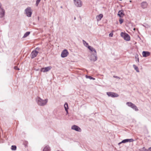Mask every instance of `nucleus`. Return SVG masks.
<instances>
[{"label": "nucleus", "mask_w": 151, "mask_h": 151, "mask_svg": "<svg viewBox=\"0 0 151 151\" xmlns=\"http://www.w3.org/2000/svg\"><path fill=\"white\" fill-rule=\"evenodd\" d=\"M36 101L37 104L40 106H44L47 102V99L43 100L39 97L37 96L36 99Z\"/></svg>", "instance_id": "f257e3e1"}, {"label": "nucleus", "mask_w": 151, "mask_h": 151, "mask_svg": "<svg viewBox=\"0 0 151 151\" xmlns=\"http://www.w3.org/2000/svg\"><path fill=\"white\" fill-rule=\"evenodd\" d=\"M121 37L127 41H129L130 39V37L129 35L125 32H121L120 34Z\"/></svg>", "instance_id": "f03ea898"}, {"label": "nucleus", "mask_w": 151, "mask_h": 151, "mask_svg": "<svg viewBox=\"0 0 151 151\" xmlns=\"http://www.w3.org/2000/svg\"><path fill=\"white\" fill-rule=\"evenodd\" d=\"M126 104L129 107L131 108L136 111H138L139 110L137 107L134 104L130 102H127Z\"/></svg>", "instance_id": "7ed1b4c3"}, {"label": "nucleus", "mask_w": 151, "mask_h": 151, "mask_svg": "<svg viewBox=\"0 0 151 151\" xmlns=\"http://www.w3.org/2000/svg\"><path fill=\"white\" fill-rule=\"evenodd\" d=\"M24 13L27 15V16L28 17H30L31 16L32 12L31 11V8L30 7H27L24 10Z\"/></svg>", "instance_id": "20e7f679"}, {"label": "nucleus", "mask_w": 151, "mask_h": 151, "mask_svg": "<svg viewBox=\"0 0 151 151\" xmlns=\"http://www.w3.org/2000/svg\"><path fill=\"white\" fill-rule=\"evenodd\" d=\"M97 59V53H92L90 55V59L92 62L96 61Z\"/></svg>", "instance_id": "39448f33"}, {"label": "nucleus", "mask_w": 151, "mask_h": 151, "mask_svg": "<svg viewBox=\"0 0 151 151\" xmlns=\"http://www.w3.org/2000/svg\"><path fill=\"white\" fill-rule=\"evenodd\" d=\"M106 94L109 97L112 98L117 97L119 96L118 94L113 92H107L106 93Z\"/></svg>", "instance_id": "423d86ee"}, {"label": "nucleus", "mask_w": 151, "mask_h": 151, "mask_svg": "<svg viewBox=\"0 0 151 151\" xmlns=\"http://www.w3.org/2000/svg\"><path fill=\"white\" fill-rule=\"evenodd\" d=\"M75 6L78 7H81L82 6V1L81 0H73Z\"/></svg>", "instance_id": "0eeeda50"}, {"label": "nucleus", "mask_w": 151, "mask_h": 151, "mask_svg": "<svg viewBox=\"0 0 151 151\" xmlns=\"http://www.w3.org/2000/svg\"><path fill=\"white\" fill-rule=\"evenodd\" d=\"M68 50L66 49H64L62 52L61 56L63 58H65L68 55Z\"/></svg>", "instance_id": "6e6552de"}, {"label": "nucleus", "mask_w": 151, "mask_h": 151, "mask_svg": "<svg viewBox=\"0 0 151 151\" xmlns=\"http://www.w3.org/2000/svg\"><path fill=\"white\" fill-rule=\"evenodd\" d=\"M38 51H36V50H33L31 53V58L32 59L36 57L37 55Z\"/></svg>", "instance_id": "1a4fd4ad"}, {"label": "nucleus", "mask_w": 151, "mask_h": 151, "mask_svg": "<svg viewBox=\"0 0 151 151\" xmlns=\"http://www.w3.org/2000/svg\"><path fill=\"white\" fill-rule=\"evenodd\" d=\"M71 129L78 132H81V128L78 126L75 125H74L71 127Z\"/></svg>", "instance_id": "9d476101"}, {"label": "nucleus", "mask_w": 151, "mask_h": 151, "mask_svg": "<svg viewBox=\"0 0 151 151\" xmlns=\"http://www.w3.org/2000/svg\"><path fill=\"white\" fill-rule=\"evenodd\" d=\"M51 68L52 67L51 66H48L42 68L40 70V71L43 72H45L49 71Z\"/></svg>", "instance_id": "9b49d317"}, {"label": "nucleus", "mask_w": 151, "mask_h": 151, "mask_svg": "<svg viewBox=\"0 0 151 151\" xmlns=\"http://www.w3.org/2000/svg\"><path fill=\"white\" fill-rule=\"evenodd\" d=\"M88 49L92 52V53L96 54V51L94 48L88 45L87 47Z\"/></svg>", "instance_id": "f8f14e48"}, {"label": "nucleus", "mask_w": 151, "mask_h": 151, "mask_svg": "<svg viewBox=\"0 0 151 151\" xmlns=\"http://www.w3.org/2000/svg\"><path fill=\"white\" fill-rule=\"evenodd\" d=\"M117 15L119 17H123L125 15L124 11L122 10L119 11L118 12Z\"/></svg>", "instance_id": "ddd939ff"}, {"label": "nucleus", "mask_w": 151, "mask_h": 151, "mask_svg": "<svg viewBox=\"0 0 151 151\" xmlns=\"http://www.w3.org/2000/svg\"><path fill=\"white\" fill-rule=\"evenodd\" d=\"M150 54V52L148 51H143L142 52V55L144 57H148L149 56Z\"/></svg>", "instance_id": "4468645a"}, {"label": "nucleus", "mask_w": 151, "mask_h": 151, "mask_svg": "<svg viewBox=\"0 0 151 151\" xmlns=\"http://www.w3.org/2000/svg\"><path fill=\"white\" fill-rule=\"evenodd\" d=\"M5 15V10L3 9H0V18H1L3 17Z\"/></svg>", "instance_id": "2eb2a0df"}, {"label": "nucleus", "mask_w": 151, "mask_h": 151, "mask_svg": "<svg viewBox=\"0 0 151 151\" xmlns=\"http://www.w3.org/2000/svg\"><path fill=\"white\" fill-rule=\"evenodd\" d=\"M103 15L102 14H99L98 15L96 16V19H97V21H99L101 20V19L103 18Z\"/></svg>", "instance_id": "dca6fc26"}, {"label": "nucleus", "mask_w": 151, "mask_h": 151, "mask_svg": "<svg viewBox=\"0 0 151 151\" xmlns=\"http://www.w3.org/2000/svg\"><path fill=\"white\" fill-rule=\"evenodd\" d=\"M141 6L142 8L145 9L147 7V3L145 1L141 3Z\"/></svg>", "instance_id": "f3484780"}, {"label": "nucleus", "mask_w": 151, "mask_h": 151, "mask_svg": "<svg viewBox=\"0 0 151 151\" xmlns=\"http://www.w3.org/2000/svg\"><path fill=\"white\" fill-rule=\"evenodd\" d=\"M64 108L65 110V111L67 113H68V104L67 103H65L64 104Z\"/></svg>", "instance_id": "a211bd4d"}, {"label": "nucleus", "mask_w": 151, "mask_h": 151, "mask_svg": "<svg viewBox=\"0 0 151 151\" xmlns=\"http://www.w3.org/2000/svg\"><path fill=\"white\" fill-rule=\"evenodd\" d=\"M43 151H50V148L48 145L46 146L43 149Z\"/></svg>", "instance_id": "6ab92c4d"}, {"label": "nucleus", "mask_w": 151, "mask_h": 151, "mask_svg": "<svg viewBox=\"0 0 151 151\" xmlns=\"http://www.w3.org/2000/svg\"><path fill=\"white\" fill-rule=\"evenodd\" d=\"M138 55L137 54H136L135 56V58L136 59V62L137 63H139V59L138 58Z\"/></svg>", "instance_id": "aec40b11"}, {"label": "nucleus", "mask_w": 151, "mask_h": 151, "mask_svg": "<svg viewBox=\"0 0 151 151\" xmlns=\"http://www.w3.org/2000/svg\"><path fill=\"white\" fill-rule=\"evenodd\" d=\"M30 32H26L24 35L23 36V38H25L27 37L30 34Z\"/></svg>", "instance_id": "412c9836"}, {"label": "nucleus", "mask_w": 151, "mask_h": 151, "mask_svg": "<svg viewBox=\"0 0 151 151\" xmlns=\"http://www.w3.org/2000/svg\"><path fill=\"white\" fill-rule=\"evenodd\" d=\"M133 66L134 68V69L136 70V71L137 72H139V69L137 66L136 65H133Z\"/></svg>", "instance_id": "4be33fe9"}, {"label": "nucleus", "mask_w": 151, "mask_h": 151, "mask_svg": "<svg viewBox=\"0 0 151 151\" xmlns=\"http://www.w3.org/2000/svg\"><path fill=\"white\" fill-rule=\"evenodd\" d=\"M86 78H89L90 80L92 79L93 80H94L95 79V78H94L91 77V76L86 75Z\"/></svg>", "instance_id": "5701e85b"}, {"label": "nucleus", "mask_w": 151, "mask_h": 151, "mask_svg": "<svg viewBox=\"0 0 151 151\" xmlns=\"http://www.w3.org/2000/svg\"><path fill=\"white\" fill-rule=\"evenodd\" d=\"M11 149L13 151H15L17 149V146L15 145H12L11 146Z\"/></svg>", "instance_id": "b1692460"}, {"label": "nucleus", "mask_w": 151, "mask_h": 151, "mask_svg": "<svg viewBox=\"0 0 151 151\" xmlns=\"http://www.w3.org/2000/svg\"><path fill=\"white\" fill-rule=\"evenodd\" d=\"M83 44L84 45L86 46V47H87L88 45V43L86 42L85 40H83Z\"/></svg>", "instance_id": "393cba45"}, {"label": "nucleus", "mask_w": 151, "mask_h": 151, "mask_svg": "<svg viewBox=\"0 0 151 151\" xmlns=\"http://www.w3.org/2000/svg\"><path fill=\"white\" fill-rule=\"evenodd\" d=\"M127 142H128V140L127 139H124L122 141V142L124 143Z\"/></svg>", "instance_id": "a878e982"}, {"label": "nucleus", "mask_w": 151, "mask_h": 151, "mask_svg": "<svg viewBox=\"0 0 151 151\" xmlns=\"http://www.w3.org/2000/svg\"><path fill=\"white\" fill-rule=\"evenodd\" d=\"M28 144V142L27 141H25L24 142H23V144L25 146V147L27 146Z\"/></svg>", "instance_id": "bb28decb"}, {"label": "nucleus", "mask_w": 151, "mask_h": 151, "mask_svg": "<svg viewBox=\"0 0 151 151\" xmlns=\"http://www.w3.org/2000/svg\"><path fill=\"white\" fill-rule=\"evenodd\" d=\"M120 24H122L124 22V20L122 18H120L119 20Z\"/></svg>", "instance_id": "cd10ccee"}, {"label": "nucleus", "mask_w": 151, "mask_h": 151, "mask_svg": "<svg viewBox=\"0 0 151 151\" xmlns=\"http://www.w3.org/2000/svg\"><path fill=\"white\" fill-rule=\"evenodd\" d=\"M41 0H37L36 1V5L37 6L38 5H39V4L40 3V2Z\"/></svg>", "instance_id": "c85d7f7f"}, {"label": "nucleus", "mask_w": 151, "mask_h": 151, "mask_svg": "<svg viewBox=\"0 0 151 151\" xmlns=\"http://www.w3.org/2000/svg\"><path fill=\"white\" fill-rule=\"evenodd\" d=\"M140 151H147V150L145 149V147H143L140 150Z\"/></svg>", "instance_id": "c756f323"}, {"label": "nucleus", "mask_w": 151, "mask_h": 151, "mask_svg": "<svg viewBox=\"0 0 151 151\" xmlns=\"http://www.w3.org/2000/svg\"><path fill=\"white\" fill-rule=\"evenodd\" d=\"M127 139L128 140V142H132L134 141V140L133 139Z\"/></svg>", "instance_id": "7c9ffc66"}, {"label": "nucleus", "mask_w": 151, "mask_h": 151, "mask_svg": "<svg viewBox=\"0 0 151 151\" xmlns=\"http://www.w3.org/2000/svg\"><path fill=\"white\" fill-rule=\"evenodd\" d=\"M14 68L15 70H19V69L18 68L17 66H15L14 67Z\"/></svg>", "instance_id": "2f4dec72"}, {"label": "nucleus", "mask_w": 151, "mask_h": 151, "mask_svg": "<svg viewBox=\"0 0 151 151\" xmlns=\"http://www.w3.org/2000/svg\"><path fill=\"white\" fill-rule=\"evenodd\" d=\"M113 33H111L109 34V36L110 37H112L113 36Z\"/></svg>", "instance_id": "473e14b6"}, {"label": "nucleus", "mask_w": 151, "mask_h": 151, "mask_svg": "<svg viewBox=\"0 0 151 151\" xmlns=\"http://www.w3.org/2000/svg\"><path fill=\"white\" fill-rule=\"evenodd\" d=\"M148 25L147 24H145V25H143V26H144V27H148Z\"/></svg>", "instance_id": "72a5a7b5"}, {"label": "nucleus", "mask_w": 151, "mask_h": 151, "mask_svg": "<svg viewBox=\"0 0 151 151\" xmlns=\"http://www.w3.org/2000/svg\"><path fill=\"white\" fill-rule=\"evenodd\" d=\"M40 49V48L39 47H37L35 50H36V51H37V50L38 51Z\"/></svg>", "instance_id": "f704fd0d"}, {"label": "nucleus", "mask_w": 151, "mask_h": 151, "mask_svg": "<svg viewBox=\"0 0 151 151\" xmlns=\"http://www.w3.org/2000/svg\"><path fill=\"white\" fill-rule=\"evenodd\" d=\"M147 151H151V147L149 148L147 150Z\"/></svg>", "instance_id": "c9c22d12"}, {"label": "nucleus", "mask_w": 151, "mask_h": 151, "mask_svg": "<svg viewBox=\"0 0 151 151\" xmlns=\"http://www.w3.org/2000/svg\"><path fill=\"white\" fill-rule=\"evenodd\" d=\"M114 77L117 78H119V77L118 76H114Z\"/></svg>", "instance_id": "e433bc0d"}, {"label": "nucleus", "mask_w": 151, "mask_h": 151, "mask_svg": "<svg viewBox=\"0 0 151 151\" xmlns=\"http://www.w3.org/2000/svg\"><path fill=\"white\" fill-rule=\"evenodd\" d=\"M0 9H2V8H1V3L0 2Z\"/></svg>", "instance_id": "4c0bfd02"}, {"label": "nucleus", "mask_w": 151, "mask_h": 151, "mask_svg": "<svg viewBox=\"0 0 151 151\" xmlns=\"http://www.w3.org/2000/svg\"><path fill=\"white\" fill-rule=\"evenodd\" d=\"M122 143H122V141H121V142H119V143H118V145H120V144H122Z\"/></svg>", "instance_id": "58836bf2"}, {"label": "nucleus", "mask_w": 151, "mask_h": 151, "mask_svg": "<svg viewBox=\"0 0 151 151\" xmlns=\"http://www.w3.org/2000/svg\"><path fill=\"white\" fill-rule=\"evenodd\" d=\"M74 19H76V17H74Z\"/></svg>", "instance_id": "ea45409f"}]
</instances>
